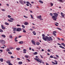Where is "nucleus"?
Masks as SVG:
<instances>
[{
  "instance_id": "1",
  "label": "nucleus",
  "mask_w": 65,
  "mask_h": 65,
  "mask_svg": "<svg viewBox=\"0 0 65 65\" xmlns=\"http://www.w3.org/2000/svg\"><path fill=\"white\" fill-rule=\"evenodd\" d=\"M42 36L43 39L45 40V41H46L47 39V41H50V40H53V39H52V38L51 37H50L49 38L48 37L46 36L45 38L44 37H45V35L44 34H42Z\"/></svg>"
},
{
  "instance_id": "2",
  "label": "nucleus",
  "mask_w": 65,
  "mask_h": 65,
  "mask_svg": "<svg viewBox=\"0 0 65 65\" xmlns=\"http://www.w3.org/2000/svg\"><path fill=\"white\" fill-rule=\"evenodd\" d=\"M0 42L1 43H2V44H5V41L3 40H0Z\"/></svg>"
},
{
  "instance_id": "3",
  "label": "nucleus",
  "mask_w": 65,
  "mask_h": 65,
  "mask_svg": "<svg viewBox=\"0 0 65 65\" xmlns=\"http://www.w3.org/2000/svg\"><path fill=\"white\" fill-rule=\"evenodd\" d=\"M34 59L35 60H36V61H37V62H40V63H41V61L40 60H40V59H39V58L38 59L37 58H35Z\"/></svg>"
},
{
  "instance_id": "4",
  "label": "nucleus",
  "mask_w": 65,
  "mask_h": 65,
  "mask_svg": "<svg viewBox=\"0 0 65 65\" xmlns=\"http://www.w3.org/2000/svg\"><path fill=\"white\" fill-rule=\"evenodd\" d=\"M53 14L55 17H58V16L59 15V14L56 13H53Z\"/></svg>"
},
{
  "instance_id": "5",
  "label": "nucleus",
  "mask_w": 65,
  "mask_h": 65,
  "mask_svg": "<svg viewBox=\"0 0 65 65\" xmlns=\"http://www.w3.org/2000/svg\"><path fill=\"white\" fill-rule=\"evenodd\" d=\"M22 30V29L21 28H18L17 29V32H20Z\"/></svg>"
},
{
  "instance_id": "6",
  "label": "nucleus",
  "mask_w": 65,
  "mask_h": 65,
  "mask_svg": "<svg viewBox=\"0 0 65 65\" xmlns=\"http://www.w3.org/2000/svg\"><path fill=\"white\" fill-rule=\"evenodd\" d=\"M52 18H53V20H54V21H56L57 20V19H56L55 17V16H53L52 17Z\"/></svg>"
},
{
  "instance_id": "7",
  "label": "nucleus",
  "mask_w": 65,
  "mask_h": 65,
  "mask_svg": "<svg viewBox=\"0 0 65 65\" xmlns=\"http://www.w3.org/2000/svg\"><path fill=\"white\" fill-rule=\"evenodd\" d=\"M31 42L32 44L35 45H36V44H35V41H34V40H32L31 41Z\"/></svg>"
},
{
  "instance_id": "8",
  "label": "nucleus",
  "mask_w": 65,
  "mask_h": 65,
  "mask_svg": "<svg viewBox=\"0 0 65 65\" xmlns=\"http://www.w3.org/2000/svg\"><path fill=\"white\" fill-rule=\"evenodd\" d=\"M60 14L62 17H63V18H64V14H63V13L62 12H61L60 13Z\"/></svg>"
},
{
  "instance_id": "9",
  "label": "nucleus",
  "mask_w": 65,
  "mask_h": 65,
  "mask_svg": "<svg viewBox=\"0 0 65 65\" xmlns=\"http://www.w3.org/2000/svg\"><path fill=\"white\" fill-rule=\"evenodd\" d=\"M13 31L14 32H15V31H17V28H13Z\"/></svg>"
},
{
  "instance_id": "10",
  "label": "nucleus",
  "mask_w": 65,
  "mask_h": 65,
  "mask_svg": "<svg viewBox=\"0 0 65 65\" xmlns=\"http://www.w3.org/2000/svg\"><path fill=\"white\" fill-rule=\"evenodd\" d=\"M11 62H10V61L9 60H8L6 61V63H7V64H9L11 63Z\"/></svg>"
},
{
  "instance_id": "11",
  "label": "nucleus",
  "mask_w": 65,
  "mask_h": 65,
  "mask_svg": "<svg viewBox=\"0 0 65 65\" xmlns=\"http://www.w3.org/2000/svg\"><path fill=\"white\" fill-rule=\"evenodd\" d=\"M2 28L3 29H5V27H4V26H3V25H1Z\"/></svg>"
},
{
  "instance_id": "12",
  "label": "nucleus",
  "mask_w": 65,
  "mask_h": 65,
  "mask_svg": "<svg viewBox=\"0 0 65 65\" xmlns=\"http://www.w3.org/2000/svg\"><path fill=\"white\" fill-rule=\"evenodd\" d=\"M59 47H60V48H63V49H64V50H65V48L63 46H59Z\"/></svg>"
},
{
  "instance_id": "13",
  "label": "nucleus",
  "mask_w": 65,
  "mask_h": 65,
  "mask_svg": "<svg viewBox=\"0 0 65 65\" xmlns=\"http://www.w3.org/2000/svg\"><path fill=\"white\" fill-rule=\"evenodd\" d=\"M37 18L40 19V18H42L41 16V15H40L39 16H37Z\"/></svg>"
},
{
  "instance_id": "14",
  "label": "nucleus",
  "mask_w": 65,
  "mask_h": 65,
  "mask_svg": "<svg viewBox=\"0 0 65 65\" xmlns=\"http://www.w3.org/2000/svg\"><path fill=\"white\" fill-rule=\"evenodd\" d=\"M6 51H7V52L10 51V49H9V48H7V49L6 50Z\"/></svg>"
},
{
  "instance_id": "15",
  "label": "nucleus",
  "mask_w": 65,
  "mask_h": 65,
  "mask_svg": "<svg viewBox=\"0 0 65 65\" xmlns=\"http://www.w3.org/2000/svg\"><path fill=\"white\" fill-rule=\"evenodd\" d=\"M24 24L25 25H28V23L27 22H25L24 23Z\"/></svg>"
},
{
  "instance_id": "16",
  "label": "nucleus",
  "mask_w": 65,
  "mask_h": 65,
  "mask_svg": "<svg viewBox=\"0 0 65 65\" xmlns=\"http://www.w3.org/2000/svg\"><path fill=\"white\" fill-rule=\"evenodd\" d=\"M26 3H27V4H29V5H30V6H32V5H31V4H30V3L28 1H27L26 2Z\"/></svg>"
},
{
  "instance_id": "17",
  "label": "nucleus",
  "mask_w": 65,
  "mask_h": 65,
  "mask_svg": "<svg viewBox=\"0 0 65 65\" xmlns=\"http://www.w3.org/2000/svg\"><path fill=\"white\" fill-rule=\"evenodd\" d=\"M32 33L34 35H36V32H35V31H33L32 32Z\"/></svg>"
},
{
  "instance_id": "18",
  "label": "nucleus",
  "mask_w": 65,
  "mask_h": 65,
  "mask_svg": "<svg viewBox=\"0 0 65 65\" xmlns=\"http://www.w3.org/2000/svg\"><path fill=\"white\" fill-rule=\"evenodd\" d=\"M2 36L3 37V38H5V37H6V36L5 35H2Z\"/></svg>"
},
{
  "instance_id": "19",
  "label": "nucleus",
  "mask_w": 65,
  "mask_h": 65,
  "mask_svg": "<svg viewBox=\"0 0 65 65\" xmlns=\"http://www.w3.org/2000/svg\"><path fill=\"white\" fill-rule=\"evenodd\" d=\"M16 50H17V51H19L21 50V48H17Z\"/></svg>"
},
{
  "instance_id": "20",
  "label": "nucleus",
  "mask_w": 65,
  "mask_h": 65,
  "mask_svg": "<svg viewBox=\"0 0 65 65\" xmlns=\"http://www.w3.org/2000/svg\"><path fill=\"white\" fill-rule=\"evenodd\" d=\"M19 43L20 44H23V41H21L19 42Z\"/></svg>"
},
{
  "instance_id": "21",
  "label": "nucleus",
  "mask_w": 65,
  "mask_h": 65,
  "mask_svg": "<svg viewBox=\"0 0 65 65\" xmlns=\"http://www.w3.org/2000/svg\"><path fill=\"white\" fill-rule=\"evenodd\" d=\"M18 64H23V62L21 61L19 62H18Z\"/></svg>"
},
{
  "instance_id": "22",
  "label": "nucleus",
  "mask_w": 65,
  "mask_h": 65,
  "mask_svg": "<svg viewBox=\"0 0 65 65\" xmlns=\"http://www.w3.org/2000/svg\"><path fill=\"white\" fill-rule=\"evenodd\" d=\"M40 44V43L39 42H37L36 43V44H37V45H39Z\"/></svg>"
},
{
  "instance_id": "23",
  "label": "nucleus",
  "mask_w": 65,
  "mask_h": 65,
  "mask_svg": "<svg viewBox=\"0 0 65 65\" xmlns=\"http://www.w3.org/2000/svg\"><path fill=\"white\" fill-rule=\"evenodd\" d=\"M0 61H1V62H2L3 61V59L2 58L0 59Z\"/></svg>"
},
{
  "instance_id": "24",
  "label": "nucleus",
  "mask_w": 65,
  "mask_h": 65,
  "mask_svg": "<svg viewBox=\"0 0 65 65\" xmlns=\"http://www.w3.org/2000/svg\"><path fill=\"white\" fill-rule=\"evenodd\" d=\"M20 2L21 4H24L23 3V2L22 1H20Z\"/></svg>"
},
{
  "instance_id": "25",
  "label": "nucleus",
  "mask_w": 65,
  "mask_h": 65,
  "mask_svg": "<svg viewBox=\"0 0 65 65\" xmlns=\"http://www.w3.org/2000/svg\"><path fill=\"white\" fill-rule=\"evenodd\" d=\"M50 3V5L51 6H53V3H51V2Z\"/></svg>"
},
{
  "instance_id": "26",
  "label": "nucleus",
  "mask_w": 65,
  "mask_h": 65,
  "mask_svg": "<svg viewBox=\"0 0 65 65\" xmlns=\"http://www.w3.org/2000/svg\"><path fill=\"white\" fill-rule=\"evenodd\" d=\"M9 49H10V50H12V49H13V47H10L9 48Z\"/></svg>"
},
{
  "instance_id": "27",
  "label": "nucleus",
  "mask_w": 65,
  "mask_h": 65,
  "mask_svg": "<svg viewBox=\"0 0 65 65\" xmlns=\"http://www.w3.org/2000/svg\"><path fill=\"white\" fill-rule=\"evenodd\" d=\"M58 1H59L60 2H61V3H63L64 2H63V0H58Z\"/></svg>"
},
{
  "instance_id": "28",
  "label": "nucleus",
  "mask_w": 65,
  "mask_h": 65,
  "mask_svg": "<svg viewBox=\"0 0 65 65\" xmlns=\"http://www.w3.org/2000/svg\"><path fill=\"white\" fill-rule=\"evenodd\" d=\"M38 54V53L37 52H35L34 53V55H37Z\"/></svg>"
},
{
  "instance_id": "29",
  "label": "nucleus",
  "mask_w": 65,
  "mask_h": 65,
  "mask_svg": "<svg viewBox=\"0 0 65 65\" xmlns=\"http://www.w3.org/2000/svg\"><path fill=\"white\" fill-rule=\"evenodd\" d=\"M39 1V2H40V3H42V4L43 3V2L41 0H40V1Z\"/></svg>"
},
{
  "instance_id": "30",
  "label": "nucleus",
  "mask_w": 65,
  "mask_h": 65,
  "mask_svg": "<svg viewBox=\"0 0 65 65\" xmlns=\"http://www.w3.org/2000/svg\"><path fill=\"white\" fill-rule=\"evenodd\" d=\"M8 21H9V22H13V21L9 20V19H8Z\"/></svg>"
},
{
  "instance_id": "31",
  "label": "nucleus",
  "mask_w": 65,
  "mask_h": 65,
  "mask_svg": "<svg viewBox=\"0 0 65 65\" xmlns=\"http://www.w3.org/2000/svg\"><path fill=\"white\" fill-rule=\"evenodd\" d=\"M8 53L9 54H10V55H11V54H12V53L10 52H8Z\"/></svg>"
},
{
  "instance_id": "32",
  "label": "nucleus",
  "mask_w": 65,
  "mask_h": 65,
  "mask_svg": "<svg viewBox=\"0 0 65 65\" xmlns=\"http://www.w3.org/2000/svg\"><path fill=\"white\" fill-rule=\"evenodd\" d=\"M5 24L6 25H9V23H8L7 22L5 23Z\"/></svg>"
},
{
  "instance_id": "33",
  "label": "nucleus",
  "mask_w": 65,
  "mask_h": 65,
  "mask_svg": "<svg viewBox=\"0 0 65 65\" xmlns=\"http://www.w3.org/2000/svg\"><path fill=\"white\" fill-rule=\"evenodd\" d=\"M54 61L55 62V63H56V64H58V62L57 61L55 60H54Z\"/></svg>"
},
{
  "instance_id": "34",
  "label": "nucleus",
  "mask_w": 65,
  "mask_h": 65,
  "mask_svg": "<svg viewBox=\"0 0 65 65\" xmlns=\"http://www.w3.org/2000/svg\"><path fill=\"white\" fill-rule=\"evenodd\" d=\"M3 31L1 29H0V32H3Z\"/></svg>"
},
{
  "instance_id": "35",
  "label": "nucleus",
  "mask_w": 65,
  "mask_h": 65,
  "mask_svg": "<svg viewBox=\"0 0 65 65\" xmlns=\"http://www.w3.org/2000/svg\"><path fill=\"white\" fill-rule=\"evenodd\" d=\"M22 28H25V26L24 25H22Z\"/></svg>"
},
{
  "instance_id": "36",
  "label": "nucleus",
  "mask_w": 65,
  "mask_h": 65,
  "mask_svg": "<svg viewBox=\"0 0 65 65\" xmlns=\"http://www.w3.org/2000/svg\"><path fill=\"white\" fill-rule=\"evenodd\" d=\"M50 58H54V57H53L52 55H51L50 57Z\"/></svg>"
},
{
  "instance_id": "37",
  "label": "nucleus",
  "mask_w": 65,
  "mask_h": 65,
  "mask_svg": "<svg viewBox=\"0 0 65 65\" xmlns=\"http://www.w3.org/2000/svg\"><path fill=\"white\" fill-rule=\"evenodd\" d=\"M10 19L11 20H12V21H13V20H14L13 19V18H10Z\"/></svg>"
},
{
  "instance_id": "38",
  "label": "nucleus",
  "mask_w": 65,
  "mask_h": 65,
  "mask_svg": "<svg viewBox=\"0 0 65 65\" xmlns=\"http://www.w3.org/2000/svg\"><path fill=\"white\" fill-rule=\"evenodd\" d=\"M57 28V29H58V30H62V29H61L59 28Z\"/></svg>"
},
{
  "instance_id": "39",
  "label": "nucleus",
  "mask_w": 65,
  "mask_h": 65,
  "mask_svg": "<svg viewBox=\"0 0 65 65\" xmlns=\"http://www.w3.org/2000/svg\"><path fill=\"white\" fill-rule=\"evenodd\" d=\"M30 15L31 16V18H32V19H33V15H32L31 14H30Z\"/></svg>"
},
{
  "instance_id": "40",
  "label": "nucleus",
  "mask_w": 65,
  "mask_h": 65,
  "mask_svg": "<svg viewBox=\"0 0 65 65\" xmlns=\"http://www.w3.org/2000/svg\"><path fill=\"white\" fill-rule=\"evenodd\" d=\"M25 57L26 58H28V55H25Z\"/></svg>"
},
{
  "instance_id": "41",
  "label": "nucleus",
  "mask_w": 65,
  "mask_h": 65,
  "mask_svg": "<svg viewBox=\"0 0 65 65\" xmlns=\"http://www.w3.org/2000/svg\"><path fill=\"white\" fill-rule=\"evenodd\" d=\"M57 33V31H53V33Z\"/></svg>"
},
{
  "instance_id": "42",
  "label": "nucleus",
  "mask_w": 65,
  "mask_h": 65,
  "mask_svg": "<svg viewBox=\"0 0 65 65\" xmlns=\"http://www.w3.org/2000/svg\"><path fill=\"white\" fill-rule=\"evenodd\" d=\"M23 32L24 33H26V31L25 30H23Z\"/></svg>"
},
{
  "instance_id": "43",
  "label": "nucleus",
  "mask_w": 65,
  "mask_h": 65,
  "mask_svg": "<svg viewBox=\"0 0 65 65\" xmlns=\"http://www.w3.org/2000/svg\"><path fill=\"white\" fill-rule=\"evenodd\" d=\"M8 17L9 18H11V16L10 15H8Z\"/></svg>"
},
{
  "instance_id": "44",
  "label": "nucleus",
  "mask_w": 65,
  "mask_h": 65,
  "mask_svg": "<svg viewBox=\"0 0 65 65\" xmlns=\"http://www.w3.org/2000/svg\"><path fill=\"white\" fill-rule=\"evenodd\" d=\"M2 10L3 11H5L6 10L4 9H2Z\"/></svg>"
},
{
  "instance_id": "45",
  "label": "nucleus",
  "mask_w": 65,
  "mask_h": 65,
  "mask_svg": "<svg viewBox=\"0 0 65 65\" xmlns=\"http://www.w3.org/2000/svg\"><path fill=\"white\" fill-rule=\"evenodd\" d=\"M11 58H12V59H14V57H13L12 56H11Z\"/></svg>"
},
{
  "instance_id": "46",
  "label": "nucleus",
  "mask_w": 65,
  "mask_h": 65,
  "mask_svg": "<svg viewBox=\"0 0 65 65\" xmlns=\"http://www.w3.org/2000/svg\"><path fill=\"white\" fill-rule=\"evenodd\" d=\"M23 17H24V18H28V17H27V16H26L25 15H24Z\"/></svg>"
},
{
  "instance_id": "47",
  "label": "nucleus",
  "mask_w": 65,
  "mask_h": 65,
  "mask_svg": "<svg viewBox=\"0 0 65 65\" xmlns=\"http://www.w3.org/2000/svg\"><path fill=\"white\" fill-rule=\"evenodd\" d=\"M52 63L53 64H55V65H56V63H55V62H53Z\"/></svg>"
},
{
  "instance_id": "48",
  "label": "nucleus",
  "mask_w": 65,
  "mask_h": 65,
  "mask_svg": "<svg viewBox=\"0 0 65 65\" xmlns=\"http://www.w3.org/2000/svg\"><path fill=\"white\" fill-rule=\"evenodd\" d=\"M10 38H12V35H10Z\"/></svg>"
},
{
  "instance_id": "49",
  "label": "nucleus",
  "mask_w": 65,
  "mask_h": 65,
  "mask_svg": "<svg viewBox=\"0 0 65 65\" xmlns=\"http://www.w3.org/2000/svg\"><path fill=\"white\" fill-rule=\"evenodd\" d=\"M50 15H51V16H53V14H52V13H50Z\"/></svg>"
},
{
  "instance_id": "50",
  "label": "nucleus",
  "mask_w": 65,
  "mask_h": 65,
  "mask_svg": "<svg viewBox=\"0 0 65 65\" xmlns=\"http://www.w3.org/2000/svg\"><path fill=\"white\" fill-rule=\"evenodd\" d=\"M56 57H57V58H59V56L58 55H56Z\"/></svg>"
},
{
  "instance_id": "51",
  "label": "nucleus",
  "mask_w": 65,
  "mask_h": 65,
  "mask_svg": "<svg viewBox=\"0 0 65 65\" xmlns=\"http://www.w3.org/2000/svg\"><path fill=\"white\" fill-rule=\"evenodd\" d=\"M23 51L25 52H27V50L26 49H23Z\"/></svg>"
},
{
  "instance_id": "52",
  "label": "nucleus",
  "mask_w": 65,
  "mask_h": 65,
  "mask_svg": "<svg viewBox=\"0 0 65 65\" xmlns=\"http://www.w3.org/2000/svg\"><path fill=\"white\" fill-rule=\"evenodd\" d=\"M17 27H21V26L20 25H17Z\"/></svg>"
},
{
  "instance_id": "53",
  "label": "nucleus",
  "mask_w": 65,
  "mask_h": 65,
  "mask_svg": "<svg viewBox=\"0 0 65 65\" xmlns=\"http://www.w3.org/2000/svg\"><path fill=\"white\" fill-rule=\"evenodd\" d=\"M57 45H61L59 43H58L57 44Z\"/></svg>"
},
{
  "instance_id": "54",
  "label": "nucleus",
  "mask_w": 65,
  "mask_h": 65,
  "mask_svg": "<svg viewBox=\"0 0 65 65\" xmlns=\"http://www.w3.org/2000/svg\"><path fill=\"white\" fill-rule=\"evenodd\" d=\"M47 51L48 52H51V51L49 49Z\"/></svg>"
},
{
  "instance_id": "55",
  "label": "nucleus",
  "mask_w": 65,
  "mask_h": 65,
  "mask_svg": "<svg viewBox=\"0 0 65 65\" xmlns=\"http://www.w3.org/2000/svg\"><path fill=\"white\" fill-rule=\"evenodd\" d=\"M61 39L62 40V41H64V39L63 38H61Z\"/></svg>"
},
{
  "instance_id": "56",
  "label": "nucleus",
  "mask_w": 65,
  "mask_h": 65,
  "mask_svg": "<svg viewBox=\"0 0 65 65\" xmlns=\"http://www.w3.org/2000/svg\"><path fill=\"white\" fill-rule=\"evenodd\" d=\"M1 48H3L4 49L5 48V47H1Z\"/></svg>"
},
{
  "instance_id": "57",
  "label": "nucleus",
  "mask_w": 65,
  "mask_h": 65,
  "mask_svg": "<svg viewBox=\"0 0 65 65\" xmlns=\"http://www.w3.org/2000/svg\"><path fill=\"white\" fill-rule=\"evenodd\" d=\"M53 34L54 36H56V34L55 33H53Z\"/></svg>"
},
{
  "instance_id": "58",
  "label": "nucleus",
  "mask_w": 65,
  "mask_h": 65,
  "mask_svg": "<svg viewBox=\"0 0 65 65\" xmlns=\"http://www.w3.org/2000/svg\"><path fill=\"white\" fill-rule=\"evenodd\" d=\"M53 58L54 59H57V58L56 57H54Z\"/></svg>"
},
{
  "instance_id": "59",
  "label": "nucleus",
  "mask_w": 65,
  "mask_h": 65,
  "mask_svg": "<svg viewBox=\"0 0 65 65\" xmlns=\"http://www.w3.org/2000/svg\"><path fill=\"white\" fill-rule=\"evenodd\" d=\"M0 51L1 52H3V50L0 49Z\"/></svg>"
},
{
  "instance_id": "60",
  "label": "nucleus",
  "mask_w": 65,
  "mask_h": 65,
  "mask_svg": "<svg viewBox=\"0 0 65 65\" xmlns=\"http://www.w3.org/2000/svg\"><path fill=\"white\" fill-rule=\"evenodd\" d=\"M26 6H29V4H26Z\"/></svg>"
},
{
  "instance_id": "61",
  "label": "nucleus",
  "mask_w": 65,
  "mask_h": 65,
  "mask_svg": "<svg viewBox=\"0 0 65 65\" xmlns=\"http://www.w3.org/2000/svg\"><path fill=\"white\" fill-rule=\"evenodd\" d=\"M40 19V20H41V21H43V19L41 18Z\"/></svg>"
},
{
  "instance_id": "62",
  "label": "nucleus",
  "mask_w": 65,
  "mask_h": 65,
  "mask_svg": "<svg viewBox=\"0 0 65 65\" xmlns=\"http://www.w3.org/2000/svg\"><path fill=\"white\" fill-rule=\"evenodd\" d=\"M57 39H58V40H60V39L59 38H58V37H57Z\"/></svg>"
},
{
  "instance_id": "63",
  "label": "nucleus",
  "mask_w": 65,
  "mask_h": 65,
  "mask_svg": "<svg viewBox=\"0 0 65 65\" xmlns=\"http://www.w3.org/2000/svg\"><path fill=\"white\" fill-rule=\"evenodd\" d=\"M8 65H13L11 63H10V64H9Z\"/></svg>"
},
{
  "instance_id": "64",
  "label": "nucleus",
  "mask_w": 65,
  "mask_h": 65,
  "mask_svg": "<svg viewBox=\"0 0 65 65\" xmlns=\"http://www.w3.org/2000/svg\"><path fill=\"white\" fill-rule=\"evenodd\" d=\"M46 65H50V64H48V63H46Z\"/></svg>"
}]
</instances>
